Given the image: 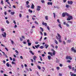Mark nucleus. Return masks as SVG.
<instances>
[{
	"mask_svg": "<svg viewBox=\"0 0 76 76\" xmlns=\"http://www.w3.org/2000/svg\"><path fill=\"white\" fill-rule=\"evenodd\" d=\"M41 61H42V57L41 56H39Z\"/></svg>",
	"mask_w": 76,
	"mask_h": 76,
	"instance_id": "49530a36",
	"label": "nucleus"
},
{
	"mask_svg": "<svg viewBox=\"0 0 76 76\" xmlns=\"http://www.w3.org/2000/svg\"><path fill=\"white\" fill-rule=\"evenodd\" d=\"M40 48H41V49H43V48H44V47H43V46H41L40 47Z\"/></svg>",
	"mask_w": 76,
	"mask_h": 76,
	"instance_id": "72a5a7b5",
	"label": "nucleus"
},
{
	"mask_svg": "<svg viewBox=\"0 0 76 76\" xmlns=\"http://www.w3.org/2000/svg\"><path fill=\"white\" fill-rule=\"evenodd\" d=\"M15 51L16 53H17V54H18V53H19V52H18V50H15Z\"/></svg>",
	"mask_w": 76,
	"mask_h": 76,
	"instance_id": "5fc2aeb1",
	"label": "nucleus"
},
{
	"mask_svg": "<svg viewBox=\"0 0 76 76\" xmlns=\"http://www.w3.org/2000/svg\"><path fill=\"white\" fill-rule=\"evenodd\" d=\"M34 23H35V24H36V25H39V24L37 22V21H35L34 22Z\"/></svg>",
	"mask_w": 76,
	"mask_h": 76,
	"instance_id": "393cba45",
	"label": "nucleus"
},
{
	"mask_svg": "<svg viewBox=\"0 0 76 76\" xmlns=\"http://www.w3.org/2000/svg\"><path fill=\"white\" fill-rule=\"evenodd\" d=\"M55 42L56 44H58V42H57V41L56 40H55Z\"/></svg>",
	"mask_w": 76,
	"mask_h": 76,
	"instance_id": "412c9836",
	"label": "nucleus"
},
{
	"mask_svg": "<svg viewBox=\"0 0 76 76\" xmlns=\"http://www.w3.org/2000/svg\"><path fill=\"white\" fill-rule=\"evenodd\" d=\"M67 3L69 4H73V1H67Z\"/></svg>",
	"mask_w": 76,
	"mask_h": 76,
	"instance_id": "0eeeda50",
	"label": "nucleus"
},
{
	"mask_svg": "<svg viewBox=\"0 0 76 76\" xmlns=\"http://www.w3.org/2000/svg\"><path fill=\"white\" fill-rule=\"evenodd\" d=\"M50 55V56H53V53H52V52H51Z\"/></svg>",
	"mask_w": 76,
	"mask_h": 76,
	"instance_id": "052dcab7",
	"label": "nucleus"
},
{
	"mask_svg": "<svg viewBox=\"0 0 76 76\" xmlns=\"http://www.w3.org/2000/svg\"><path fill=\"white\" fill-rule=\"evenodd\" d=\"M44 35L45 36H46V35H47V33L45 32H44Z\"/></svg>",
	"mask_w": 76,
	"mask_h": 76,
	"instance_id": "13d9d810",
	"label": "nucleus"
},
{
	"mask_svg": "<svg viewBox=\"0 0 76 76\" xmlns=\"http://www.w3.org/2000/svg\"><path fill=\"white\" fill-rule=\"evenodd\" d=\"M28 46H31V43L30 42H28Z\"/></svg>",
	"mask_w": 76,
	"mask_h": 76,
	"instance_id": "7c9ffc66",
	"label": "nucleus"
},
{
	"mask_svg": "<svg viewBox=\"0 0 76 76\" xmlns=\"http://www.w3.org/2000/svg\"><path fill=\"white\" fill-rule=\"evenodd\" d=\"M70 6H69V5H67V4H66V8H69V7Z\"/></svg>",
	"mask_w": 76,
	"mask_h": 76,
	"instance_id": "2f4dec72",
	"label": "nucleus"
},
{
	"mask_svg": "<svg viewBox=\"0 0 76 76\" xmlns=\"http://www.w3.org/2000/svg\"><path fill=\"white\" fill-rule=\"evenodd\" d=\"M71 50L72 51H74V53H76V50L74 49V47H72L71 49Z\"/></svg>",
	"mask_w": 76,
	"mask_h": 76,
	"instance_id": "423d86ee",
	"label": "nucleus"
},
{
	"mask_svg": "<svg viewBox=\"0 0 76 76\" xmlns=\"http://www.w3.org/2000/svg\"><path fill=\"white\" fill-rule=\"evenodd\" d=\"M35 28V27L34 26H32V29H33V28Z\"/></svg>",
	"mask_w": 76,
	"mask_h": 76,
	"instance_id": "680f3d73",
	"label": "nucleus"
},
{
	"mask_svg": "<svg viewBox=\"0 0 76 76\" xmlns=\"http://www.w3.org/2000/svg\"><path fill=\"white\" fill-rule=\"evenodd\" d=\"M68 23H71V24H72L73 23V22L72 21H67Z\"/></svg>",
	"mask_w": 76,
	"mask_h": 76,
	"instance_id": "b1692460",
	"label": "nucleus"
},
{
	"mask_svg": "<svg viewBox=\"0 0 76 76\" xmlns=\"http://www.w3.org/2000/svg\"><path fill=\"white\" fill-rule=\"evenodd\" d=\"M29 3V2L28 1H27L26 2V4L27 5H28V4Z\"/></svg>",
	"mask_w": 76,
	"mask_h": 76,
	"instance_id": "c9c22d12",
	"label": "nucleus"
},
{
	"mask_svg": "<svg viewBox=\"0 0 76 76\" xmlns=\"http://www.w3.org/2000/svg\"><path fill=\"white\" fill-rule=\"evenodd\" d=\"M4 15H7V12L6 11L4 12Z\"/></svg>",
	"mask_w": 76,
	"mask_h": 76,
	"instance_id": "338daca9",
	"label": "nucleus"
},
{
	"mask_svg": "<svg viewBox=\"0 0 76 76\" xmlns=\"http://www.w3.org/2000/svg\"><path fill=\"white\" fill-rule=\"evenodd\" d=\"M29 52H30V53H31V54H32L33 55H34V53L32 52V50H30L29 51Z\"/></svg>",
	"mask_w": 76,
	"mask_h": 76,
	"instance_id": "f3484780",
	"label": "nucleus"
},
{
	"mask_svg": "<svg viewBox=\"0 0 76 76\" xmlns=\"http://www.w3.org/2000/svg\"><path fill=\"white\" fill-rule=\"evenodd\" d=\"M47 28L48 29V31H50V27L48 26H47Z\"/></svg>",
	"mask_w": 76,
	"mask_h": 76,
	"instance_id": "37998d69",
	"label": "nucleus"
},
{
	"mask_svg": "<svg viewBox=\"0 0 76 76\" xmlns=\"http://www.w3.org/2000/svg\"><path fill=\"white\" fill-rule=\"evenodd\" d=\"M53 15H54V17L55 18H56V14H55V13H53Z\"/></svg>",
	"mask_w": 76,
	"mask_h": 76,
	"instance_id": "a18cd8bd",
	"label": "nucleus"
},
{
	"mask_svg": "<svg viewBox=\"0 0 76 76\" xmlns=\"http://www.w3.org/2000/svg\"><path fill=\"white\" fill-rule=\"evenodd\" d=\"M51 47H53V48H54V46L53 45V44H51Z\"/></svg>",
	"mask_w": 76,
	"mask_h": 76,
	"instance_id": "ea45409f",
	"label": "nucleus"
},
{
	"mask_svg": "<svg viewBox=\"0 0 76 76\" xmlns=\"http://www.w3.org/2000/svg\"><path fill=\"white\" fill-rule=\"evenodd\" d=\"M1 4H4L3 3V0L1 1Z\"/></svg>",
	"mask_w": 76,
	"mask_h": 76,
	"instance_id": "09e8293b",
	"label": "nucleus"
},
{
	"mask_svg": "<svg viewBox=\"0 0 76 76\" xmlns=\"http://www.w3.org/2000/svg\"><path fill=\"white\" fill-rule=\"evenodd\" d=\"M57 35L58 36H56V38L57 39V40L59 39V42H62L61 39V36H60V34H59L58 33H57Z\"/></svg>",
	"mask_w": 76,
	"mask_h": 76,
	"instance_id": "f257e3e1",
	"label": "nucleus"
},
{
	"mask_svg": "<svg viewBox=\"0 0 76 76\" xmlns=\"http://www.w3.org/2000/svg\"><path fill=\"white\" fill-rule=\"evenodd\" d=\"M6 23H7V24H9V23H10L9 22V20H7L6 21Z\"/></svg>",
	"mask_w": 76,
	"mask_h": 76,
	"instance_id": "cd10ccee",
	"label": "nucleus"
},
{
	"mask_svg": "<svg viewBox=\"0 0 76 76\" xmlns=\"http://www.w3.org/2000/svg\"><path fill=\"white\" fill-rule=\"evenodd\" d=\"M14 28H17V25H15Z\"/></svg>",
	"mask_w": 76,
	"mask_h": 76,
	"instance_id": "e2e57ef3",
	"label": "nucleus"
},
{
	"mask_svg": "<svg viewBox=\"0 0 76 76\" xmlns=\"http://www.w3.org/2000/svg\"><path fill=\"white\" fill-rule=\"evenodd\" d=\"M68 67L69 69H72V66L70 65L68 66Z\"/></svg>",
	"mask_w": 76,
	"mask_h": 76,
	"instance_id": "c85d7f7f",
	"label": "nucleus"
},
{
	"mask_svg": "<svg viewBox=\"0 0 76 76\" xmlns=\"http://www.w3.org/2000/svg\"><path fill=\"white\" fill-rule=\"evenodd\" d=\"M59 76H62L63 75L59 73Z\"/></svg>",
	"mask_w": 76,
	"mask_h": 76,
	"instance_id": "774afa93",
	"label": "nucleus"
},
{
	"mask_svg": "<svg viewBox=\"0 0 76 76\" xmlns=\"http://www.w3.org/2000/svg\"><path fill=\"white\" fill-rule=\"evenodd\" d=\"M19 16L20 18L22 17V14H20L19 15Z\"/></svg>",
	"mask_w": 76,
	"mask_h": 76,
	"instance_id": "de8ad7c7",
	"label": "nucleus"
},
{
	"mask_svg": "<svg viewBox=\"0 0 76 76\" xmlns=\"http://www.w3.org/2000/svg\"><path fill=\"white\" fill-rule=\"evenodd\" d=\"M12 64H16V63H15V62H14V61H12Z\"/></svg>",
	"mask_w": 76,
	"mask_h": 76,
	"instance_id": "864d4df0",
	"label": "nucleus"
},
{
	"mask_svg": "<svg viewBox=\"0 0 76 76\" xmlns=\"http://www.w3.org/2000/svg\"><path fill=\"white\" fill-rule=\"evenodd\" d=\"M69 17H68L67 18V20H70L71 19H73V17L72 16H69Z\"/></svg>",
	"mask_w": 76,
	"mask_h": 76,
	"instance_id": "f03ea898",
	"label": "nucleus"
},
{
	"mask_svg": "<svg viewBox=\"0 0 76 76\" xmlns=\"http://www.w3.org/2000/svg\"><path fill=\"white\" fill-rule=\"evenodd\" d=\"M40 28L41 31H42V32H43L44 31V29L42 27H40Z\"/></svg>",
	"mask_w": 76,
	"mask_h": 76,
	"instance_id": "4be33fe9",
	"label": "nucleus"
},
{
	"mask_svg": "<svg viewBox=\"0 0 76 76\" xmlns=\"http://www.w3.org/2000/svg\"><path fill=\"white\" fill-rule=\"evenodd\" d=\"M71 76H76V74H72L71 75Z\"/></svg>",
	"mask_w": 76,
	"mask_h": 76,
	"instance_id": "c756f323",
	"label": "nucleus"
},
{
	"mask_svg": "<svg viewBox=\"0 0 76 76\" xmlns=\"http://www.w3.org/2000/svg\"><path fill=\"white\" fill-rule=\"evenodd\" d=\"M34 4H33V3H31V9H34Z\"/></svg>",
	"mask_w": 76,
	"mask_h": 76,
	"instance_id": "9d476101",
	"label": "nucleus"
},
{
	"mask_svg": "<svg viewBox=\"0 0 76 76\" xmlns=\"http://www.w3.org/2000/svg\"><path fill=\"white\" fill-rule=\"evenodd\" d=\"M40 34H41V35H43V34H42V32L41 31H40Z\"/></svg>",
	"mask_w": 76,
	"mask_h": 76,
	"instance_id": "603ef678",
	"label": "nucleus"
},
{
	"mask_svg": "<svg viewBox=\"0 0 76 76\" xmlns=\"http://www.w3.org/2000/svg\"><path fill=\"white\" fill-rule=\"evenodd\" d=\"M1 31H4V28H2L1 29Z\"/></svg>",
	"mask_w": 76,
	"mask_h": 76,
	"instance_id": "bf43d9fd",
	"label": "nucleus"
},
{
	"mask_svg": "<svg viewBox=\"0 0 76 76\" xmlns=\"http://www.w3.org/2000/svg\"><path fill=\"white\" fill-rule=\"evenodd\" d=\"M48 16H45V19L46 20H48Z\"/></svg>",
	"mask_w": 76,
	"mask_h": 76,
	"instance_id": "2eb2a0df",
	"label": "nucleus"
},
{
	"mask_svg": "<svg viewBox=\"0 0 76 76\" xmlns=\"http://www.w3.org/2000/svg\"><path fill=\"white\" fill-rule=\"evenodd\" d=\"M66 16H70V15L68 13H67V12H66Z\"/></svg>",
	"mask_w": 76,
	"mask_h": 76,
	"instance_id": "a211bd4d",
	"label": "nucleus"
},
{
	"mask_svg": "<svg viewBox=\"0 0 76 76\" xmlns=\"http://www.w3.org/2000/svg\"><path fill=\"white\" fill-rule=\"evenodd\" d=\"M28 11L29 12H30L31 13H32V11L30 9L28 10Z\"/></svg>",
	"mask_w": 76,
	"mask_h": 76,
	"instance_id": "473e14b6",
	"label": "nucleus"
},
{
	"mask_svg": "<svg viewBox=\"0 0 76 76\" xmlns=\"http://www.w3.org/2000/svg\"><path fill=\"white\" fill-rule=\"evenodd\" d=\"M42 24L43 25H45V26H47V23H44V22H43L42 23Z\"/></svg>",
	"mask_w": 76,
	"mask_h": 76,
	"instance_id": "1a4fd4ad",
	"label": "nucleus"
},
{
	"mask_svg": "<svg viewBox=\"0 0 76 76\" xmlns=\"http://www.w3.org/2000/svg\"><path fill=\"white\" fill-rule=\"evenodd\" d=\"M10 13L12 15H13L15 14V12H11Z\"/></svg>",
	"mask_w": 76,
	"mask_h": 76,
	"instance_id": "a878e982",
	"label": "nucleus"
},
{
	"mask_svg": "<svg viewBox=\"0 0 76 76\" xmlns=\"http://www.w3.org/2000/svg\"><path fill=\"white\" fill-rule=\"evenodd\" d=\"M42 70H42L43 72H44V70H45V68H44V67H42Z\"/></svg>",
	"mask_w": 76,
	"mask_h": 76,
	"instance_id": "e433bc0d",
	"label": "nucleus"
},
{
	"mask_svg": "<svg viewBox=\"0 0 76 76\" xmlns=\"http://www.w3.org/2000/svg\"><path fill=\"white\" fill-rule=\"evenodd\" d=\"M35 48H36L37 49H38V47H39V45H35Z\"/></svg>",
	"mask_w": 76,
	"mask_h": 76,
	"instance_id": "dca6fc26",
	"label": "nucleus"
},
{
	"mask_svg": "<svg viewBox=\"0 0 76 76\" xmlns=\"http://www.w3.org/2000/svg\"><path fill=\"white\" fill-rule=\"evenodd\" d=\"M37 10H38V11H39V10H40V9L41 8V7L40 6H37Z\"/></svg>",
	"mask_w": 76,
	"mask_h": 76,
	"instance_id": "6e6552de",
	"label": "nucleus"
},
{
	"mask_svg": "<svg viewBox=\"0 0 76 76\" xmlns=\"http://www.w3.org/2000/svg\"><path fill=\"white\" fill-rule=\"evenodd\" d=\"M53 56H55V54H56V51L55 50H54V51H53Z\"/></svg>",
	"mask_w": 76,
	"mask_h": 76,
	"instance_id": "6ab92c4d",
	"label": "nucleus"
},
{
	"mask_svg": "<svg viewBox=\"0 0 76 76\" xmlns=\"http://www.w3.org/2000/svg\"><path fill=\"white\" fill-rule=\"evenodd\" d=\"M11 42L12 44L13 45L14 44V42H13V41L12 40H11Z\"/></svg>",
	"mask_w": 76,
	"mask_h": 76,
	"instance_id": "58836bf2",
	"label": "nucleus"
},
{
	"mask_svg": "<svg viewBox=\"0 0 76 76\" xmlns=\"http://www.w3.org/2000/svg\"><path fill=\"white\" fill-rule=\"evenodd\" d=\"M13 61H16V60L15 59V58H13Z\"/></svg>",
	"mask_w": 76,
	"mask_h": 76,
	"instance_id": "4d7b16f0",
	"label": "nucleus"
},
{
	"mask_svg": "<svg viewBox=\"0 0 76 76\" xmlns=\"http://www.w3.org/2000/svg\"><path fill=\"white\" fill-rule=\"evenodd\" d=\"M75 67H72V70H73V71H75Z\"/></svg>",
	"mask_w": 76,
	"mask_h": 76,
	"instance_id": "79ce46f5",
	"label": "nucleus"
},
{
	"mask_svg": "<svg viewBox=\"0 0 76 76\" xmlns=\"http://www.w3.org/2000/svg\"><path fill=\"white\" fill-rule=\"evenodd\" d=\"M58 26L61 29H62V27H61V24H59Z\"/></svg>",
	"mask_w": 76,
	"mask_h": 76,
	"instance_id": "f704fd0d",
	"label": "nucleus"
},
{
	"mask_svg": "<svg viewBox=\"0 0 76 76\" xmlns=\"http://www.w3.org/2000/svg\"><path fill=\"white\" fill-rule=\"evenodd\" d=\"M56 69L58 70L60 69V67L58 66L56 67Z\"/></svg>",
	"mask_w": 76,
	"mask_h": 76,
	"instance_id": "4c0bfd02",
	"label": "nucleus"
},
{
	"mask_svg": "<svg viewBox=\"0 0 76 76\" xmlns=\"http://www.w3.org/2000/svg\"><path fill=\"white\" fill-rule=\"evenodd\" d=\"M48 58L49 60H50V59H51V56L49 55L48 56Z\"/></svg>",
	"mask_w": 76,
	"mask_h": 76,
	"instance_id": "5701e85b",
	"label": "nucleus"
},
{
	"mask_svg": "<svg viewBox=\"0 0 76 76\" xmlns=\"http://www.w3.org/2000/svg\"><path fill=\"white\" fill-rule=\"evenodd\" d=\"M37 68H38L39 70H41V67H40L39 65L37 66Z\"/></svg>",
	"mask_w": 76,
	"mask_h": 76,
	"instance_id": "bb28decb",
	"label": "nucleus"
},
{
	"mask_svg": "<svg viewBox=\"0 0 76 76\" xmlns=\"http://www.w3.org/2000/svg\"><path fill=\"white\" fill-rule=\"evenodd\" d=\"M41 1L42 3H44V2H45L44 0H41Z\"/></svg>",
	"mask_w": 76,
	"mask_h": 76,
	"instance_id": "3c124183",
	"label": "nucleus"
},
{
	"mask_svg": "<svg viewBox=\"0 0 76 76\" xmlns=\"http://www.w3.org/2000/svg\"><path fill=\"white\" fill-rule=\"evenodd\" d=\"M33 58L34 60H35V61L36 60V59H37V57L36 56H34Z\"/></svg>",
	"mask_w": 76,
	"mask_h": 76,
	"instance_id": "f8f14e48",
	"label": "nucleus"
},
{
	"mask_svg": "<svg viewBox=\"0 0 76 76\" xmlns=\"http://www.w3.org/2000/svg\"><path fill=\"white\" fill-rule=\"evenodd\" d=\"M66 62L67 63H70L71 62V61H70V60H68Z\"/></svg>",
	"mask_w": 76,
	"mask_h": 76,
	"instance_id": "a19ab883",
	"label": "nucleus"
},
{
	"mask_svg": "<svg viewBox=\"0 0 76 76\" xmlns=\"http://www.w3.org/2000/svg\"><path fill=\"white\" fill-rule=\"evenodd\" d=\"M66 59H69V60H72V58L70 56H66Z\"/></svg>",
	"mask_w": 76,
	"mask_h": 76,
	"instance_id": "20e7f679",
	"label": "nucleus"
},
{
	"mask_svg": "<svg viewBox=\"0 0 76 76\" xmlns=\"http://www.w3.org/2000/svg\"><path fill=\"white\" fill-rule=\"evenodd\" d=\"M5 50H6L7 51H8V49H7V48H5Z\"/></svg>",
	"mask_w": 76,
	"mask_h": 76,
	"instance_id": "69168bd1",
	"label": "nucleus"
},
{
	"mask_svg": "<svg viewBox=\"0 0 76 76\" xmlns=\"http://www.w3.org/2000/svg\"><path fill=\"white\" fill-rule=\"evenodd\" d=\"M26 7L27 8H29L30 7V5H28V6H26Z\"/></svg>",
	"mask_w": 76,
	"mask_h": 76,
	"instance_id": "6e6d98bb",
	"label": "nucleus"
},
{
	"mask_svg": "<svg viewBox=\"0 0 76 76\" xmlns=\"http://www.w3.org/2000/svg\"><path fill=\"white\" fill-rule=\"evenodd\" d=\"M63 24L64 25H66L67 27H69L70 26L69 24H67V23H66V22H64Z\"/></svg>",
	"mask_w": 76,
	"mask_h": 76,
	"instance_id": "7ed1b4c3",
	"label": "nucleus"
},
{
	"mask_svg": "<svg viewBox=\"0 0 76 76\" xmlns=\"http://www.w3.org/2000/svg\"><path fill=\"white\" fill-rule=\"evenodd\" d=\"M11 10H8V12H9V13L11 12Z\"/></svg>",
	"mask_w": 76,
	"mask_h": 76,
	"instance_id": "0e129e2a",
	"label": "nucleus"
},
{
	"mask_svg": "<svg viewBox=\"0 0 76 76\" xmlns=\"http://www.w3.org/2000/svg\"><path fill=\"white\" fill-rule=\"evenodd\" d=\"M45 46H46L45 48L47 49V48L48 47V46H49V45H48L45 44Z\"/></svg>",
	"mask_w": 76,
	"mask_h": 76,
	"instance_id": "aec40b11",
	"label": "nucleus"
},
{
	"mask_svg": "<svg viewBox=\"0 0 76 76\" xmlns=\"http://www.w3.org/2000/svg\"><path fill=\"white\" fill-rule=\"evenodd\" d=\"M66 15V13L64 12L62 14V16L63 17H65Z\"/></svg>",
	"mask_w": 76,
	"mask_h": 76,
	"instance_id": "9b49d317",
	"label": "nucleus"
},
{
	"mask_svg": "<svg viewBox=\"0 0 76 76\" xmlns=\"http://www.w3.org/2000/svg\"><path fill=\"white\" fill-rule=\"evenodd\" d=\"M57 21L58 22V23H60V20H59V19H58L57 20Z\"/></svg>",
	"mask_w": 76,
	"mask_h": 76,
	"instance_id": "8fccbe9b",
	"label": "nucleus"
},
{
	"mask_svg": "<svg viewBox=\"0 0 76 76\" xmlns=\"http://www.w3.org/2000/svg\"><path fill=\"white\" fill-rule=\"evenodd\" d=\"M3 37L6 38V32H4L3 34H2Z\"/></svg>",
	"mask_w": 76,
	"mask_h": 76,
	"instance_id": "39448f33",
	"label": "nucleus"
},
{
	"mask_svg": "<svg viewBox=\"0 0 76 76\" xmlns=\"http://www.w3.org/2000/svg\"><path fill=\"white\" fill-rule=\"evenodd\" d=\"M67 41L68 42H71V40H68Z\"/></svg>",
	"mask_w": 76,
	"mask_h": 76,
	"instance_id": "c03bdc74",
	"label": "nucleus"
},
{
	"mask_svg": "<svg viewBox=\"0 0 76 76\" xmlns=\"http://www.w3.org/2000/svg\"><path fill=\"white\" fill-rule=\"evenodd\" d=\"M48 5H51V6H52V4H53V2H48Z\"/></svg>",
	"mask_w": 76,
	"mask_h": 76,
	"instance_id": "ddd939ff",
	"label": "nucleus"
},
{
	"mask_svg": "<svg viewBox=\"0 0 76 76\" xmlns=\"http://www.w3.org/2000/svg\"><path fill=\"white\" fill-rule=\"evenodd\" d=\"M6 65L7 66V67H10V65H9V62H7Z\"/></svg>",
	"mask_w": 76,
	"mask_h": 76,
	"instance_id": "4468645a",
	"label": "nucleus"
}]
</instances>
